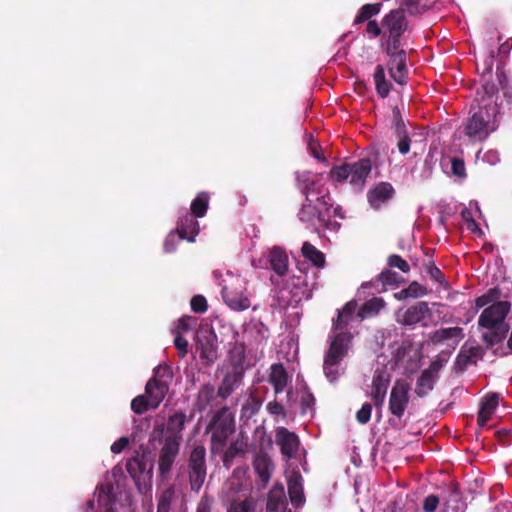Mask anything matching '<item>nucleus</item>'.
Here are the masks:
<instances>
[{"label":"nucleus","mask_w":512,"mask_h":512,"mask_svg":"<svg viewBox=\"0 0 512 512\" xmlns=\"http://www.w3.org/2000/svg\"><path fill=\"white\" fill-rule=\"evenodd\" d=\"M443 367V361L440 359L433 360L429 367L424 369L416 382L415 394L423 398L434 389L438 374Z\"/></svg>","instance_id":"2eb2a0df"},{"label":"nucleus","mask_w":512,"mask_h":512,"mask_svg":"<svg viewBox=\"0 0 512 512\" xmlns=\"http://www.w3.org/2000/svg\"><path fill=\"white\" fill-rule=\"evenodd\" d=\"M373 79L378 96L383 99L386 98L390 93L392 85L386 79L384 66L380 64L376 65Z\"/></svg>","instance_id":"e433bc0d"},{"label":"nucleus","mask_w":512,"mask_h":512,"mask_svg":"<svg viewBox=\"0 0 512 512\" xmlns=\"http://www.w3.org/2000/svg\"><path fill=\"white\" fill-rule=\"evenodd\" d=\"M158 456V474L162 480L169 477L173 465L180 452L178 440L170 437H163Z\"/></svg>","instance_id":"9b49d317"},{"label":"nucleus","mask_w":512,"mask_h":512,"mask_svg":"<svg viewBox=\"0 0 512 512\" xmlns=\"http://www.w3.org/2000/svg\"><path fill=\"white\" fill-rule=\"evenodd\" d=\"M245 332L253 337L257 344L262 343L269 335V329L262 322L251 324Z\"/></svg>","instance_id":"de8ad7c7"},{"label":"nucleus","mask_w":512,"mask_h":512,"mask_svg":"<svg viewBox=\"0 0 512 512\" xmlns=\"http://www.w3.org/2000/svg\"><path fill=\"white\" fill-rule=\"evenodd\" d=\"M385 301L380 297H373L367 300L358 312V316L362 319L366 317H373L379 314V312L385 307Z\"/></svg>","instance_id":"ea45409f"},{"label":"nucleus","mask_w":512,"mask_h":512,"mask_svg":"<svg viewBox=\"0 0 512 512\" xmlns=\"http://www.w3.org/2000/svg\"><path fill=\"white\" fill-rule=\"evenodd\" d=\"M196 351L203 365L211 366L218 359V338L213 328L200 329L196 333Z\"/></svg>","instance_id":"1a4fd4ad"},{"label":"nucleus","mask_w":512,"mask_h":512,"mask_svg":"<svg viewBox=\"0 0 512 512\" xmlns=\"http://www.w3.org/2000/svg\"><path fill=\"white\" fill-rule=\"evenodd\" d=\"M287 504L284 485L275 483L270 489L266 509L268 512H282Z\"/></svg>","instance_id":"a878e982"},{"label":"nucleus","mask_w":512,"mask_h":512,"mask_svg":"<svg viewBox=\"0 0 512 512\" xmlns=\"http://www.w3.org/2000/svg\"><path fill=\"white\" fill-rule=\"evenodd\" d=\"M354 335L350 331H332L326 355L343 360L352 345Z\"/></svg>","instance_id":"dca6fc26"},{"label":"nucleus","mask_w":512,"mask_h":512,"mask_svg":"<svg viewBox=\"0 0 512 512\" xmlns=\"http://www.w3.org/2000/svg\"><path fill=\"white\" fill-rule=\"evenodd\" d=\"M384 29L382 48L402 46L401 37L408 28V21L403 9H394L382 19Z\"/></svg>","instance_id":"39448f33"},{"label":"nucleus","mask_w":512,"mask_h":512,"mask_svg":"<svg viewBox=\"0 0 512 512\" xmlns=\"http://www.w3.org/2000/svg\"><path fill=\"white\" fill-rule=\"evenodd\" d=\"M275 439L280 447L281 454L287 458H295L300 446V440L296 433L289 431L285 427H278L275 430Z\"/></svg>","instance_id":"f3484780"},{"label":"nucleus","mask_w":512,"mask_h":512,"mask_svg":"<svg viewBox=\"0 0 512 512\" xmlns=\"http://www.w3.org/2000/svg\"><path fill=\"white\" fill-rule=\"evenodd\" d=\"M343 360L338 358H332L329 355L324 356V362H323V371L326 376V378L330 382H335L339 377V364Z\"/></svg>","instance_id":"c03bdc74"},{"label":"nucleus","mask_w":512,"mask_h":512,"mask_svg":"<svg viewBox=\"0 0 512 512\" xmlns=\"http://www.w3.org/2000/svg\"><path fill=\"white\" fill-rule=\"evenodd\" d=\"M187 417L182 411H177L170 415L166 423V434L164 437L175 438L178 443L182 441V431L185 427Z\"/></svg>","instance_id":"cd10ccee"},{"label":"nucleus","mask_w":512,"mask_h":512,"mask_svg":"<svg viewBox=\"0 0 512 512\" xmlns=\"http://www.w3.org/2000/svg\"><path fill=\"white\" fill-rule=\"evenodd\" d=\"M299 220L303 223L315 225L316 221L324 223V213L318 210V206L314 204L313 199L305 200L299 213Z\"/></svg>","instance_id":"c756f323"},{"label":"nucleus","mask_w":512,"mask_h":512,"mask_svg":"<svg viewBox=\"0 0 512 512\" xmlns=\"http://www.w3.org/2000/svg\"><path fill=\"white\" fill-rule=\"evenodd\" d=\"M398 9H403L404 11L406 9L411 15L422 14L425 11L424 7H421L417 0H403Z\"/></svg>","instance_id":"4d7b16f0"},{"label":"nucleus","mask_w":512,"mask_h":512,"mask_svg":"<svg viewBox=\"0 0 512 512\" xmlns=\"http://www.w3.org/2000/svg\"><path fill=\"white\" fill-rule=\"evenodd\" d=\"M499 404V394H487L480 404V409L477 416V424L479 427H484L490 420L492 414Z\"/></svg>","instance_id":"bb28decb"},{"label":"nucleus","mask_w":512,"mask_h":512,"mask_svg":"<svg viewBox=\"0 0 512 512\" xmlns=\"http://www.w3.org/2000/svg\"><path fill=\"white\" fill-rule=\"evenodd\" d=\"M211 434V451L220 453L229 437L235 432V418L229 407H221L211 418L206 428Z\"/></svg>","instance_id":"7ed1b4c3"},{"label":"nucleus","mask_w":512,"mask_h":512,"mask_svg":"<svg viewBox=\"0 0 512 512\" xmlns=\"http://www.w3.org/2000/svg\"><path fill=\"white\" fill-rule=\"evenodd\" d=\"M269 262L272 270L279 276H284L288 270V256L284 250L274 247L269 254Z\"/></svg>","instance_id":"2f4dec72"},{"label":"nucleus","mask_w":512,"mask_h":512,"mask_svg":"<svg viewBox=\"0 0 512 512\" xmlns=\"http://www.w3.org/2000/svg\"><path fill=\"white\" fill-rule=\"evenodd\" d=\"M315 404L316 399L313 395V393L310 391V389L305 386L302 391L301 399H300V407H301V413L303 415L310 413L314 414L315 412Z\"/></svg>","instance_id":"49530a36"},{"label":"nucleus","mask_w":512,"mask_h":512,"mask_svg":"<svg viewBox=\"0 0 512 512\" xmlns=\"http://www.w3.org/2000/svg\"><path fill=\"white\" fill-rule=\"evenodd\" d=\"M297 187L305 196V200L311 199L310 196L314 193L320 194L316 189V181L311 177L310 172H302L296 174Z\"/></svg>","instance_id":"c9c22d12"},{"label":"nucleus","mask_w":512,"mask_h":512,"mask_svg":"<svg viewBox=\"0 0 512 512\" xmlns=\"http://www.w3.org/2000/svg\"><path fill=\"white\" fill-rule=\"evenodd\" d=\"M381 7V3H369L363 5L358 10V13L353 21V25L357 26L359 24H363L364 22H368L369 20H373L372 18L380 13Z\"/></svg>","instance_id":"58836bf2"},{"label":"nucleus","mask_w":512,"mask_h":512,"mask_svg":"<svg viewBox=\"0 0 512 512\" xmlns=\"http://www.w3.org/2000/svg\"><path fill=\"white\" fill-rule=\"evenodd\" d=\"M387 264L390 268H398L403 273H407L410 271V266L408 262L397 254H391L390 256H388Z\"/></svg>","instance_id":"864d4df0"},{"label":"nucleus","mask_w":512,"mask_h":512,"mask_svg":"<svg viewBox=\"0 0 512 512\" xmlns=\"http://www.w3.org/2000/svg\"><path fill=\"white\" fill-rule=\"evenodd\" d=\"M191 213H185L182 216L176 227V233L179 240H187L188 242H194L195 237L199 232V223Z\"/></svg>","instance_id":"412c9836"},{"label":"nucleus","mask_w":512,"mask_h":512,"mask_svg":"<svg viewBox=\"0 0 512 512\" xmlns=\"http://www.w3.org/2000/svg\"><path fill=\"white\" fill-rule=\"evenodd\" d=\"M153 372V377L146 383L145 394L151 401L152 409H157L169 390L168 382L161 378H170L171 370L167 365H158Z\"/></svg>","instance_id":"0eeeda50"},{"label":"nucleus","mask_w":512,"mask_h":512,"mask_svg":"<svg viewBox=\"0 0 512 512\" xmlns=\"http://www.w3.org/2000/svg\"><path fill=\"white\" fill-rule=\"evenodd\" d=\"M378 280L383 285H396L399 284L403 279L396 273L389 269H384L378 275Z\"/></svg>","instance_id":"603ef678"},{"label":"nucleus","mask_w":512,"mask_h":512,"mask_svg":"<svg viewBox=\"0 0 512 512\" xmlns=\"http://www.w3.org/2000/svg\"><path fill=\"white\" fill-rule=\"evenodd\" d=\"M428 316H431L428 303L420 301L408 307L403 312L399 310L397 312V322L404 326H414Z\"/></svg>","instance_id":"a211bd4d"},{"label":"nucleus","mask_w":512,"mask_h":512,"mask_svg":"<svg viewBox=\"0 0 512 512\" xmlns=\"http://www.w3.org/2000/svg\"><path fill=\"white\" fill-rule=\"evenodd\" d=\"M261 405V400L257 396L250 394L241 407L240 418L250 419L255 414H257L261 408Z\"/></svg>","instance_id":"a18cd8bd"},{"label":"nucleus","mask_w":512,"mask_h":512,"mask_svg":"<svg viewBox=\"0 0 512 512\" xmlns=\"http://www.w3.org/2000/svg\"><path fill=\"white\" fill-rule=\"evenodd\" d=\"M246 347L243 342L235 341L228 351V362L231 370L245 372Z\"/></svg>","instance_id":"7c9ffc66"},{"label":"nucleus","mask_w":512,"mask_h":512,"mask_svg":"<svg viewBox=\"0 0 512 512\" xmlns=\"http://www.w3.org/2000/svg\"><path fill=\"white\" fill-rule=\"evenodd\" d=\"M372 169L371 160L369 158L360 159L354 163H345L340 166H334L329 173V177L337 182L342 183L349 180V183L358 190H361L366 179Z\"/></svg>","instance_id":"20e7f679"},{"label":"nucleus","mask_w":512,"mask_h":512,"mask_svg":"<svg viewBox=\"0 0 512 512\" xmlns=\"http://www.w3.org/2000/svg\"><path fill=\"white\" fill-rule=\"evenodd\" d=\"M391 127L397 138V148L400 154L406 155L410 151L411 137L406 123L398 106L392 109Z\"/></svg>","instance_id":"4468645a"},{"label":"nucleus","mask_w":512,"mask_h":512,"mask_svg":"<svg viewBox=\"0 0 512 512\" xmlns=\"http://www.w3.org/2000/svg\"><path fill=\"white\" fill-rule=\"evenodd\" d=\"M243 378V372L229 369L217 389V396L222 399L228 398L240 386Z\"/></svg>","instance_id":"b1692460"},{"label":"nucleus","mask_w":512,"mask_h":512,"mask_svg":"<svg viewBox=\"0 0 512 512\" xmlns=\"http://www.w3.org/2000/svg\"><path fill=\"white\" fill-rule=\"evenodd\" d=\"M510 307L508 301H497L485 308L480 314L478 326L486 329L482 334V341L487 348L500 344L506 338L510 326L505 319Z\"/></svg>","instance_id":"f257e3e1"},{"label":"nucleus","mask_w":512,"mask_h":512,"mask_svg":"<svg viewBox=\"0 0 512 512\" xmlns=\"http://www.w3.org/2000/svg\"><path fill=\"white\" fill-rule=\"evenodd\" d=\"M246 280L240 276L232 277L222 288L224 302L235 311H243L250 307V300L245 294Z\"/></svg>","instance_id":"423d86ee"},{"label":"nucleus","mask_w":512,"mask_h":512,"mask_svg":"<svg viewBox=\"0 0 512 512\" xmlns=\"http://www.w3.org/2000/svg\"><path fill=\"white\" fill-rule=\"evenodd\" d=\"M209 199L207 192H200L191 203V214L198 218L204 217L208 209Z\"/></svg>","instance_id":"37998d69"},{"label":"nucleus","mask_w":512,"mask_h":512,"mask_svg":"<svg viewBox=\"0 0 512 512\" xmlns=\"http://www.w3.org/2000/svg\"><path fill=\"white\" fill-rule=\"evenodd\" d=\"M302 255L311 261L313 265L322 268L325 265V256L310 242H304L301 248Z\"/></svg>","instance_id":"a19ab883"},{"label":"nucleus","mask_w":512,"mask_h":512,"mask_svg":"<svg viewBox=\"0 0 512 512\" xmlns=\"http://www.w3.org/2000/svg\"><path fill=\"white\" fill-rule=\"evenodd\" d=\"M213 503L214 499L212 496L207 493L203 494L196 507V512H212Z\"/></svg>","instance_id":"e2e57ef3"},{"label":"nucleus","mask_w":512,"mask_h":512,"mask_svg":"<svg viewBox=\"0 0 512 512\" xmlns=\"http://www.w3.org/2000/svg\"><path fill=\"white\" fill-rule=\"evenodd\" d=\"M408 294L412 298H418L421 296L426 295L427 289L420 285L417 281H413L409 284V286L406 288Z\"/></svg>","instance_id":"69168bd1"},{"label":"nucleus","mask_w":512,"mask_h":512,"mask_svg":"<svg viewBox=\"0 0 512 512\" xmlns=\"http://www.w3.org/2000/svg\"><path fill=\"white\" fill-rule=\"evenodd\" d=\"M496 57V52L494 47L489 48L487 55H485L482 59L481 66L477 64V70L482 69L481 73V80H482V86L481 90L477 91L478 95L484 94L488 97V99L493 98L497 92L498 87L497 85L490 81L493 65H494V59Z\"/></svg>","instance_id":"ddd939ff"},{"label":"nucleus","mask_w":512,"mask_h":512,"mask_svg":"<svg viewBox=\"0 0 512 512\" xmlns=\"http://www.w3.org/2000/svg\"><path fill=\"white\" fill-rule=\"evenodd\" d=\"M372 413V405L370 403H364L360 410L356 413V419L360 424H367L370 421Z\"/></svg>","instance_id":"052dcab7"},{"label":"nucleus","mask_w":512,"mask_h":512,"mask_svg":"<svg viewBox=\"0 0 512 512\" xmlns=\"http://www.w3.org/2000/svg\"><path fill=\"white\" fill-rule=\"evenodd\" d=\"M384 53L388 56V71L391 78L399 85L404 86L408 82L407 53L401 48L384 47Z\"/></svg>","instance_id":"9d476101"},{"label":"nucleus","mask_w":512,"mask_h":512,"mask_svg":"<svg viewBox=\"0 0 512 512\" xmlns=\"http://www.w3.org/2000/svg\"><path fill=\"white\" fill-rule=\"evenodd\" d=\"M248 447V436L244 432H240L236 439L230 443L223 452L222 462L226 468H230L234 459L239 455H244Z\"/></svg>","instance_id":"4be33fe9"},{"label":"nucleus","mask_w":512,"mask_h":512,"mask_svg":"<svg viewBox=\"0 0 512 512\" xmlns=\"http://www.w3.org/2000/svg\"><path fill=\"white\" fill-rule=\"evenodd\" d=\"M190 306L192 311L199 314L205 313L208 309L207 300L203 295L193 296L190 301Z\"/></svg>","instance_id":"5fc2aeb1"},{"label":"nucleus","mask_w":512,"mask_h":512,"mask_svg":"<svg viewBox=\"0 0 512 512\" xmlns=\"http://www.w3.org/2000/svg\"><path fill=\"white\" fill-rule=\"evenodd\" d=\"M411 387L405 380L395 381L389 396L388 409L392 415L401 419L409 404V391Z\"/></svg>","instance_id":"f8f14e48"},{"label":"nucleus","mask_w":512,"mask_h":512,"mask_svg":"<svg viewBox=\"0 0 512 512\" xmlns=\"http://www.w3.org/2000/svg\"><path fill=\"white\" fill-rule=\"evenodd\" d=\"M257 501L252 496L244 499H233L227 507V512H255Z\"/></svg>","instance_id":"79ce46f5"},{"label":"nucleus","mask_w":512,"mask_h":512,"mask_svg":"<svg viewBox=\"0 0 512 512\" xmlns=\"http://www.w3.org/2000/svg\"><path fill=\"white\" fill-rule=\"evenodd\" d=\"M131 409L136 414H143L152 409L151 401L146 395H138L131 401Z\"/></svg>","instance_id":"8fccbe9b"},{"label":"nucleus","mask_w":512,"mask_h":512,"mask_svg":"<svg viewBox=\"0 0 512 512\" xmlns=\"http://www.w3.org/2000/svg\"><path fill=\"white\" fill-rule=\"evenodd\" d=\"M480 100L476 111L468 118L464 133L471 141H484L497 128L495 118L498 107L493 98L488 99L484 94L479 95Z\"/></svg>","instance_id":"f03ea898"},{"label":"nucleus","mask_w":512,"mask_h":512,"mask_svg":"<svg viewBox=\"0 0 512 512\" xmlns=\"http://www.w3.org/2000/svg\"><path fill=\"white\" fill-rule=\"evenodd\" d=\"M484 355L485 351L479 345L470 347L463 345L456 357L455 368L464 371L468 366L476 365L479 360L483 359Z\"/></svg>","instance_id":"6ab92c4d"},{"label":"nucleus","mask_w":512,"mask_h":512,"mask_svg":"<svg viewBox=\"0 0 512 512\" xmlns=\"http://www.w3.org/2000/svg\"><path fill=\"white\" fill-rule=\"evenodd\" d=\"M463 337V329L461 327L456 326L438 329L431 334L430 339L434 344H440L443 343L444 341L454 338H457L459 341Z\"/></svg>","instance_id":"4c0bfd02"},{"label":"nucleus","mask_w":512,"mask_h":512,"mask_svg":"<svg viewBox=\"0 0 512 512\" xmlns=\"http://www.w3.org/2000/svg\"><path fill=\"white\" fill-rule=\"evenodd\" d=\"M207 475L206 449L202 445L195 446L188 459V476L192 491L198 492Z\"/></svg>","instance_id":"6e6552de"},{"label":"nucleus","mask_w":512,"mask_h":512,"mask_svg":"<svg viewBox=\"0 0 512 512\" xmlns=\"http://www.w3.org/2000/svg\"><path fill=\"white\" fill-rule=\"evenodd\" d=\"M268 382L273 386L276 394L282 393L289 381V375L282 363L272 364Z\"/></svg>","instance_id":"c85d7f7f"},{"label":"nucleus","mask_w":512,"mask_h":512,"mask_svg":"<svg viewBox=\"0 0 512 512\" xmlns=\"http://www.w3.org/2000/svg\"><path fill=\"white\" fill-rule=\"evenodd\" d=\"M253 468L261 482L264 485L267 484L271 478L273 468L271 459L266 454H258L254 458Z\"/></svg>","instance_id":"72a5a7b5"},{"label":"nucleus","mask_w":512,"mask_h":512,"mask_svg":"<svg viewBox=\"0 0 512 512\" xmlns=\"http://www.w3.org/2000/svg\"><path fill=\"white\" fill-rule=\"evenodd\" d=\"M314 201V204L318 206V210L324 213V220L329 217V211L332 207V199L329 193L323 194L317 197Z\"/></svg>","instance_id":"3c124183"},{"label":"nucleus","mask_w":512,"mask_h":512,"mask_svg":"<svg viewBox=\"0 0 512 512\" xmlns=\"http://www.w3.org/2000/svg\"><path fill=\"white\" fill-rule=\"evenodd\" d=\"M439 505V498L434 494L428 495L423 502V510L425 512H435Z\"/></svg>","instance_id":"338daca9"},{"label":"nucleus","mask_w":512,"mask_h":512,"mask_svg":"<svg viewBox=\"0 0 512 512\" xmlns=\"http://www.w3.org/2000/svg\"><path fill=\"white\" fill-rule=\"evenodd\" d=\"M390 381V373L385 368H377L373 375L370 395H386Z\"/></svg>","instance_id":"473e14b6"},{"label":"nucleus","mask_w":512,"mask_h":512,"mask_svg":"<svg viewBox=\"0 0 512 512\" xmlns=\"http://www.w3.org/2000/svg\"><path fill=\"white\" fill-rule=\"evenodd\" d=\"M426 272L429 274L431 279L435 282L442 284L445 281V276L441 270L435 265L433 261H428L425 264Z\"/></svg>","instance_id":"6e6d98bb"},{"label":"nucleus","mask_w":512,"mask_h":512,"mask_svg":"<svg viewBox=\"0 0 512 512\" xmlns=\"http://www.w3.org/2000/svg\"><path fill=\"white\" fill-rule=\"evenodd\" d=\"M461 217L465 222L466 228L471 232L480 231L477 222L474 220L471 210L465 208L461 212Z\"/></svg>","instance_id":"bf43d9fd"},{"label":"nucleus","mask_w":512,"mask_h":512,"mask_svg":"<svg viewBox=\"0 0 512 512\" xmlns=\"http://www.w3.org/2000/svg\"><path fill=\"white\" fill-rule=\"evenodd\" d=\"M195 324H196V318H194L192 316L182 317L178 320L177 329L179 331L186 332V331L191 330L193 328V325H195Z\"/></svg>","instance_id":"774afa93"},{"label":"nucleus","mask_w":512,"mask_h":512,"mask_svg":"<svg viewBox=\"0 0 512 512\" xmlns=\"http://www.w3.org/2000/svg\"><path fill=\"white\" fill-rule=\"evenodd\" d=\"M145 469L146 464L137 458H134L127 463V471L133 478H136L138 473H143Z\"/></svg>","instance_id":"13d9d810"},{"label":"nucleus","mask_w":512,"mask_h":512,"mask_svg":"<svg viewBox=\"0 0 512 512\" xmlns=\"http://www.w3.org/2000/svg\"><path fill=\"white\" fill-rule=\"evenodd\" d=\"M395 190L389 182H380L367 193L368 202L374 209H379L393 198Z\"/></svg>","instance_id":"aec40b11"},{"label":"nucleus","mask_w":512,"mask_h":512,"mask_svg":"<svg viewBox=\"0 0 512 512\" xmlns=\"http://www.w3.org/2000/svg\"><path fill=\"white\" fill-rule=\"evenodd\" d=\"M383 27L380 26L376 20H369L366 25L365 33L369 38H377L383 36Z\"/></svg>","instance_id":"680f3d73"},{"label":"nucleus","mask_w":512,"mask_h":512,"mask_svg":"<svg viewBox=\"0 0 512 512\" xmlns=\"http://www.w3.org/2000/svg\"><path fill=\"white\" fill-rule=\"evenodd\" d=\"M288 495L293 506L300 507L305 503L303 477L299 471H293L288 478Z\"/></svg>","instance_id":"393cba45"},{"label":"nucleus","mask_w":512,"mask_h":512,"mask_svg":"<svg viewBox=\"0 0 512 512\" xmlns=\"http://www.w3.org/2000/svg\"><path fill=\"white\" fill-rule=\"evenodd\" d=\"M217 396V392L215 393V388L212 384L207 383L203 384L197 393L196 398V408L198 411L203 412L208 407L212 406L215 397Z\"/></svg>","instance_id":"f704fd0d"},{"label":"nucleus","mask_w":512,"mask_h":512,"mask_svg":"<svg viewBox=\"0 0 512 512\" xmlns=\"http://www.w3.org/2000/svg\"><path fill=\"white\" fill-rule=\"evenodd\" d=\"M175 495L174 488L168 487L158 497L157 512H169Z\"/></svg>","instance_id":"09e8293b"},{"label":"nucleus","mask_w":512,"mask_h":512,"mask_svg":"<svg viewBox=\"0 0 512 512\" xmlns=\"http://www.w3.org/2000/svg\"><path fill=\"white\" fill-rule=\"evenodd\" d=\"M357 302L348 301L341 309L337 310V317L332 320V331H348V325L354 320Z\"/></svg>","instance_id":"5701e85b"},{"label":"nucleus","mask_w":512,"mask_h":512,"mask_svg":"<svg viewBox=\"0 0 512 512\" xmlns=\"http://www.w3.org/2000/svg\"><path fill=\"white\" fill-rule=\"evenodd\" d=\"M451 170L453 175L457 177L463 178L466 176L465 163L460 158L455 157L451 160Z\"/></svg>","instance_id":"0e129e2a"}]
</instances>
